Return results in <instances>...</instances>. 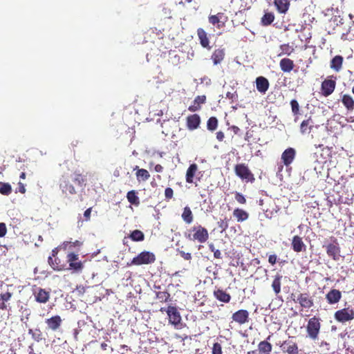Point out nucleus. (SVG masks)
I'll return each mask as SVG.
<instances>
[{
    "instance_id": "1",
    "label": "nucleus",
    "mask_w": 354,
    "mask_h": 354,
    "mask_svg": "<svg viewBox=\"0 0 354 354\" xmlns=\"http://www.w3.org/2000/svg\"><path fill=\"white\" fill-rule=\"evenodd\" d=\"M234 173L243 182L253 183L255 181L254 174L245 163H238L234 166Z\"/></svg>"
},
{
    "instance_id": "2",
    "label": "nucleus",
    "mask_w": 354,
    "mask_h": 354,
    "mask_svg": "<svg viewBox=\"0 0 354 354\" xmlns=\"http://www.w3.org/2000/svg\"><path fill=\"white\" fill-rule=\"evenodd\" d=\"M203 176V173L199 171L198 165L192 163L186 171L185 180L187 183L194 184L195 187H198V183L201 181Z\"/></svg>"
},
{
    "instance_id": "3",
    "label": "nucleus",
    "mask_w": 354,
    "mask_h": 354,
    "mask_svg": "<svg viewBox=\"0 0 354 354\" xmlns=\"http://www.w3.org/2000/svg\"><path fill=\"white\" fill-rule=\"evenodd\" d=\"M189 232L187 238L192 241H197L200 243H205L209 238L207 230L201 225L192 227L189 230Z\"/></svg>"
},
{
    "instance_id": "4",
    "label": "nucleus",
    "mask_w": 354,
    "mask_h": 354,
    "mask_svg": "<svg viewBox=\"0 0 354 354\" xmlns=\"http://www.w3.org/2000/svg\"><path fill=\"white\" fill-rule=\"evenodd\" d=\"M290 298L295 303L299 304L301 308L309 309L314 306V300L309 292L292 293Z\"/></svg>"
},
{
    "instance_id": "5",
    "label": "nucleus",
    "mask_w": 354,
    "mask_h": 354,
    "mask_svg": "<svg viewBox=\"0 0 354 354\" xmlns=\"http://www.w3.org/2000/svg\"><path fill=\"white\" fill-rule=\"evenodd\" d=\"M66 270H71L73 273L82 272L84 264L80 259L79 255L70 252L66 256Z\"/></svg>"
},
{
    "instance_id": "6",
    "label": "nucleus",
    "mask_w": 354,
    "mask_h": 354,
    "mask_svg": "<svg viewBox=\"0 0 354 354\" xmlns=\"http://www.w3.org/2000/svg\"><path fill=\"white\" fill-rule=\"evenodd\" d=\"M321 328L320 319L316 316L309 319L306 326V331L308 337L313 340H317Z\"/></svg>"
},
{
    "instance_id": "7",
    "label": "nucleus",
    "mask_w": 354,
    "mask_h": 354,
    "mask_svg": "<svg viewBox=\"0 0 354 354\" xmlns=\"http://www.w3.org/2000/svg\"><path fill=\"white\" fill-rule=\"evenodd\" d=\"M169 319V323L176 329H181L183 326L182 317L178 309L175 306H169L165 310Z\"/></svg>"
},
{
    "instance_id": "8",
    "label": "nucleus",
    "mask_w": 354,
    "mask_h": 354,
    "mask_svg": "<svg viewBox=\"0 0 354 354\" xmlns=\"http://www.w3.org/2000/svg\"><path fill=\"white\" fill-rule=\"evenodd\" d=\"M156 261V256L153 253L143 251L140 252L138 256L134 257L131 263H128V266H140L142 264H150L153 263Z\"/></svg>"
},
{
    "instance_id": "9",
    "label": "nucleus",
    "mask_w": 354,
    "mask_h": 354,
    "mask_svg": "<svg viewBox=\"0 0 354 354\" xmlns=\"http://www.w3.org/2000/svg\"><path fill=\"white\" fill-rule=\"evenodd\" d=\"M336 87V77L334 75L328 76L324 80L321 85V91L322 95L328 97L331 95Z\"/></svg>"
},
{
    "instance_id": "10",
    "label": "nucleus",
    "mask_w": 354,
    "mask_h": 354,
    "mask_svg": "<svg viewBox=\"0 0 354 354\" xmlns=\"http://www.w3.org/2000/svg\"><path fill=\"white\" fill-rule=\"evenodd\" d=\"M327 255L334 261H338L340 258V247L335 238H333L332 243L324 245Z\"/></svg>"
},
{
    "instance_id": "11",
    "label": "nucleus",
    "mask_w": 354,
    "mask_h": 354,
    "mask_svg": "<svg viewBox=\"0 0 354 354\" xmlns=\"http://www.w3.org/2000/svg\"><path fill=\"white\" fill-rule=\"evenodd\" d=\"M335 320L338 322L344 323L354 319V310L349 308H344L337 310L334 314Z\"/></svg>"
},
{
    "instance_id": "12",
    "label": "nucleus",
    "mask_w": 354,
    "mask_h": 354,
    "mask_svg": "<svg viewBox=\"0 0 354 354\" xmlns=\"http://www.w3.org/2000/svg\"><path fill=\"white\" fill-rule=\"evenodd\" d=\"M232 320L239 325H243L250 320V314L247 310L240 309L232 315Z\"/></svg>"
},
{
    "instance_id": "13",
    "label": "nucleus",
    "mask_w": 354,
    "mask_h": 354,
    "mask_svg": "<svg viewBox=\"0 0 354 354\" xmlns=\"http://www.w3.org/2000/svg\"><path fill=\"white\" fill-rule=\"evenodd\" d=\"M59 188L65 194L74 195L77 193L74 186L70 183L67 176H62L59 180Z\"/></svg>"
},
{
    "instance_id": "14",
    "label": "nucleus",
    "mask_w": 354,
    "mask_h": 354,
    "mask_svg": "<svg viewBox=\"0 0 354 354\" xmlns=\"http://www.w3.org/2000/svg\"><path fill=\"white\" fill-rule=\"evenodd\" d=\"M33 295L35 301L40 304H46L50 299V292L41 288L35 289Z\"/></svg>"
},
{
    "instance_id": "15",
    "label": "nucleus",
    "mask_w": 354,
    "mask_h": 354,
    "mask_svg": "<svg viewBox=\"0 0 354 354\" xmlns=\"http://www.w3.org/2000/svg\"><path fill=\"white\" fill-rule=\"evenodd\" d=\"M48 263L50 266L55 271H66V261H62L57 257L53 259V257H48Z\"/></svg>"
},
{
    "instance_id": "16",
    "label": "nucleus",
    "mask_w": 354,
    "mask_h": 354,
    "mask_svg": "<svg viewBox=\"0 0 354 354\" xmlns=\"http://www.w3.org/2000/svg\"><path fill=\"white\" fill-rule=\"evenodd\" d=\"M45 323L47 328L53 331L58 330L62 324V319L59 315H54L50 318L46 319Z\"/></svg>"
},
{
    "instance_id": "17",
    "label": "nucleus",
    "mask_w": 354,
    "mask_h": 354,
    "mask_svg": "<svg viewBox=\"0 0 354 354\" xmlns=\"http://www.w3.org/2000/svg\"><path fill=\"white\" fill-rule=\"evenodd\" d=\"M296 156V151L292 147L286 149L281 154V160L284 165H290L294 160Z\"/></svg>"
},
{
    "instance_id": "18",
    "label": "nucleus",
    "mask_w": 354,
    "mask_h": 354,
    "mask_svg": "<svg viewBox=\"0 0 354 354\" xmlns=\"http://www.w3.org/2000/svg\"><path fill=\"white\" fill-rule=\"evenodd\" d=\"M292 249L295 252H305L306 246L304 243L302 238L298 235H295L292 237L291 243Z\"/></svg>"
},
{
    "instance_id": "19",
    "label": "nucleus",
    "mask_w": 354,
    "mask_h": 354,
    "mask_svg": "<svg viewBox=\"0 0 354 354\" xmlns=\"http://www.w3.org/2000/svg\"><path fill=\"white\" fill-rule=\"evenodd\" d=\"M201 124V118L198 114L188 115L186 118V124L189 130L196 129Z\"/></svg>"
},
{
    "instance_id": "20",
    "label": "nucleus",
    "mask_w": 354,
    "mask_h": 354,
    "mask_svg": "<svg viewBox=\"0 0 354 354\" xmlns=\"http://www.w3.org/2000/svg\"><path fill=\"white\" fill-rule=\"evenodd\" d=\"M342 299V292L337 289H331L326 295V299L329 304L338 303Z\"/></svg>"
},
{
    "instance_id": "21",
    "label": "nucleus",
    "mask_w": 354,
    "mask_h": 354,
    "mask_svg": "<svg viewBox=\"0 0 354 354\" xmlns=\"http://www.w3.org/2000/svg\"><path fill=\"white\" fill-rule=\"evenodd\" d=\"M282 351L288 354H298L299 348L296 342L284 341L281 346Z\"/></svg>"
},
{
    "instance_id": "22",
    "label": "nucleus",
    "mask_w": 354,
    "mask_h": 354,
    "mask_svg": "<svg viewBox=\"0 0 354 354\" xmlns=\"http://www.w3.org/2000/svg\"><path fill=\"white\" fill-rule=\"evenodd\" d=\"M197 35L200 41V44L203 48L210 50L212 47L209 45V39L206 31L203 28H199L197 29Z\"/></svg>"
},
{
    "instance_id": "23",
    "label": "nucleus",
    "mask_w": 354,
    "mask_h": 354,
    "mask_svg": "<svg viewBox=\"0 0 354 354\" xmlns=\"http://www.w3.org/2000/svg\"><path fill=\"white\" fill-rule=\"evenodd\" d=\"M256 86L257 91L264 94L268 90L270 84L266 77L259 76L256 79Z\"/></svg>"
},
{
    "instance_id": "24",
    "label": "nucleus",
    "mask_w": 354,
    "mask_h": 354,
    "mask_svg": "<svg viewBox=\"0 0 354 354\" xmlns=\"http://www.w3.org/2000/svg\"><path fill=\"white\" fill-rule=\"evenodd\" d=\"M213 295L217 300L223 303H229L231 300V295L221 288L215 290Z\"/></svg>"
},
{
    "instance_id": "25",
    "label": "nucleus",
    "mask_w": 354,
    "mask_h": 354,
    "mask_svg": "<svg viewBox=\"0 0 354 354\" xmlns=\"http://www.w3.org/2000/svg\"><path fill=\"white\" fill-rule=\"evenodd\" d=\"M133 171H136V177L139 183L147 181L150 178L149 172L145 169H140L138 166H136Z\"/></svg>"
},
{
    "instance_id": "26",
    "label": "nucleus",
    "mask_w": 354,
    "mask_h": 354,
    "mask_svg": "<svg viewBox=\"0 0 354 354\" xmlns=\"http://www.w3.org/2000/svg\"><path fill=\"white\" fill-rule=\"evenodd\" d=\"M279 66L283 73H290L295 67V64L289 58H283L280 60Z\"/></svg>"
},
{
    "instance_id": "27",
    "label": "nucleus",
    "mask_w": 354,
    "mask_h": 354,
    "mask_svg": "<svg viewBox=\"0 0 354 354\" xmlns=\"http://www.w3.org/2000/svg\"><path fill=\"white\" fill-rule=\"evenodd\" d=\"M274 4L277 11L281 14H286L290 7V0H274Z\"/></svg>"
},
{
    "instance_id": "28",
    "label": "nucleus",
    "mask_w": 354,
    "mask_h": 354,
    "mask_svg": "<svg viewBox=\"0 0 354 354\" xmlns=\"http://www.w3.org/2000/svg\"><path fill=\"white\" fill-rule=\"evenodd\" d=\"M224 16L223 12H218L214 15H209L208 17L209 22L212 25H216L218 28H221L225 26V21H221V19Z\"/></svg>"
},
{
    "instance_id": "29",
    "label": "nucleus",
    "mask_w": 354,
    "mask_h": 354,
    "mask_svg": "<svg viewBox=\"0 0 354 354\" xmlns=\"http://www.w3.org/2000/svg\"><path fill=\"white\" fill-rule=\"evenodd\" d=\"M271 337V335H269L266 340L265 341H261L259 342V345H258V349H259V351L260 353L261 354H270L271 351H272V344L268 342V340H269Z\"/></svg>"
},
{
    "instance_id": "30",
    "label": "nucleus",
    "mask_w": 354,
    "mask_h": 354,
    "mask_svg": "<svg viewBox=\"0 0 354 354\" xmlns=\"http://www.w3.org/2000/svg\"><path fill=\"white\" fill-rule=\"evenodd\" d=\"M206 101L205 95H198L195 97L193 103L189 106L188 110L195 112L201 109V104H204Z\"/></svg>"
},
{
    "instance_id": "31",
    "label": "nucleus",
    "mask_w": 354,
    "mask_h": 354,
    "mask_svg": "<svg viewBox=\"0 0 354 354\" xmlns=\"http://www.w3.org/2000/svg\"><path fill=\"white\" fill-rule=\"evenodd\" d=\"M341 102L348 111L354 110V100L348 94H344L342 96Z\"/></svg>"
},
{
    "instance_id": "32",
    "label": "nucleus",
    "mask_w": 354,
    "mask_h": 354,
    "mask_svg": "<svg viewBox=\"0 0 354 354\" xmlns=\"http://www.w3.org/2000/svg\"><path fill=\"white\" fill-rule=\"evenodd\" d=\"M313 120L310 117L302 121L300 125V132L302 134L310 133L313 127Z\"/></svg>"
},
{
    "instance_id": "33",
    "label": "nucleus",
    "mask_w": 354,
    "mask_h": 354,
    "mask_svg": "<svg viewBox=\"0 0 354 354\" xmlns=\"http://www.w3.org/2000/svg\"><path fill=\"white\" fill-rule=\"evenodd\" d=\"M343 57L341 55L335 56L330 61V68L338 72L341 70L343 64Z\"/></svg>"
},
{
    "instance_id": "34",
    "label": "nucleus",
    "mask_w": 354,
    "mask_h": 354,
    "mask_svg": "<svg viewBox=\"0 0 354 354\" xmlns=\"http://www.w3.org/2000/svg\"><path fill=\"white\" fill-rule=\"evenodd\" d=\"M233 216L236 218L237 222H243L248 218L249 214L243 209L236 208L233 212Z\"/></svg>"
},
{
    "instance_id": "35",
    "label": "nucleus",
    "mask_w": 354,
    "mask_h": 354,
    "mask_svg": "<svg viewBox=\"0 0 354 354\" xmlns=\"http://www.w3.org/2000/svg\"><path fill=\"white\" fill-rule=\"evenodd\" d=\"M127 238H129L133 241L139 242L144 241L145 234L141 230H135L132 231L127 237H124L123 241H124Z\"/></svg>"
},
{
    "instance_id": "36",
    "label": "nucleus",
    "mask_w": 354,
    "mask_h": 354,
    "mask_svg": "<svg viewBox=\"0 0 354 354\" xmlns=\"http://www.w3.org/2000/svg\"><path fill=\"white\" fill-rule=\"evenodd\" d=\"M282 275L280 274H277L274 279L272 282V288L276 295H278L281 292V279Z\"/></svg>"
},
{
    "instance_id": "37",
    "label": "nucleus",
    "mask_w": 354,
    "mask_h": 354,
    "mask_svg": "<svg viewBox=\"0 0 354 354\" xmlns=\"http://www.w3.org/2000/svg\"><path fill=\"white\" fill-rule=\"evenodd\" d=\"M224 57L225 52L223 49H216L212 55V59L213 60L214 64L216 65L220 64L224 59Z\"/></svg>"
},
{
    "instance_id": "38",
    "label": "nucleus",
    "mask_w": 354,
    "mask_h": 354,
    "mask_svg": "<svg viewBox=\"0 0 354 354\" xmlns=\"http://www.w3.org/2000/svg\"><path fill=\"white\" fill-rule=\"evenodd\" d=\"M138 192L136 190H131L127 194V198L131 205L138 206L140 205V199L138 196Z\"/></svg>"
},
{
    "instance_id": "39",
    "label": "nucleus",
    "mask_w": 354,
    "mask_h": 354,
    "mask_svg": "<svg viewBox=\"0 0 354 354\" xmlns=\"http://www.w3.org/2000/svg\"><path fill=\"white\" fill-rule=\"evenodd\" d=\"M73 181L80 187H83L86 185V179L85 176L79 171H75L72 178Z\"/></svg>"
},
{
    "instance_id": "40",
    "label": "nucleus",
    "mask_w": 354,
    "mask_h": 354,
    "mask_svg": "<svg viewBox=\"0 0 354 354\" xmlns=\"http://www.w3.org/2000/svg\"><path fill=\"white\" fill-rule=\"evenodd\" d=\"M182 218L187 224H190L192 223L194 216L191 209L189 207H184L182 214Z\"/></svg>"
},
{
    "instance_id": "41",
    "label": "nucleus",
    "mask_w": 354,
    "mask_h": 354,
    "mask_svg": "<svg viewBox=\"0 0 354 354\" xmlns=\"http://www.w3.org/2000/svg\"><path fill=\"white\" fill-rule=\"evenodd\" d=\"M156 298L162 303L170 301V294L168 291H158L156 293Z\"/></svg>"
},
{
    "instance_id": "42",
    "label": "nucleus",
    "mask_w": 354,
    "mask_h": 354,
    "mask_svg": "<svg viewBox=\"0 0 354 354\" xmlns=\"http://www.w3.org/2000/svg\"><path fill=\"white\" fill-rule=\"evenodd\" d=\"M12 187L8 183L0 182V193L8 196L12 193Z\"/></svg>"
},
{
    "instance_id": "43",
    "label": "nucleus",
    "mask_w": 354,
    "mask_h": 354,
    "mask_svg": "<svg viewBox=\"0 0 354 354\" xmlns=\"http://www.w3.org/2000/svg\"><path fill=\"white\" fill-rule=\"evenodd\" d=\"M274 20V15L272 12H266L261 18V23L264 26L271 24Z\"/></svg>"
},
{
    "instance_id": "44",
    "label": "nucleus",
    "mask_w": 354,
    "mask_h": 354,
    "mask_svg": "<svg viewBox=\"0 0 354 354\" xmlns=\"http://www.w3.org/2000/svg\"><path fill=\"white\" fill-rule=\"evenodd\" d=\"M281 53L278 56H282L284 55H290L293 51L294 48L290 46L288 44H282L280 46Z\"/></svg>"
},
{
    "instance_id": "45",
    "label": "nucleus",
    "mask_w": 354,
    "mask_h": 354,
    "mask_svg": "<svg viewBox=\"0 0 354 354\" xmlns=\"http://www.w3.org/2000/svg\"><path fill=\"white\" fill-rule=\"evenodd\" d=\"M218 127V120L216 117H210L207 122V128L209 131H214Z\"/></svg>"
},
{
    "instance_id": "46",
    "label": "nucleus",
    "mask_w": 354,
    "mask_h": 354,
    "mask_svg": "<svg viewBox=\"0 0 354 354\" xmlns=\"http://www.w3.org/2000/svg\"><path fill=\"white\" fill-rule=\"evenodd\" d=\"M28 334H30L32 336V338L36 342H39L42 339V334L39 328H36L35 330L30 328L28 330Z\"/></svg>"
},
{
    "instance_id": "47",
    "label": "nucleus",
    "mask_w": 354,
    "mask_h": 354,
    "mask_svg": "<svg viewBox=\"0 0 354 354\" xmlns=\"http://www.w3.org/2000/svg\"><path fill=\"white\" fill-rule=\"evenodd\" d=\"M292 112L294 115H297L299 113V104L296 100L290 101Z\"/></svg>"
},
{
    "instance_id": "48",
    "label": "nucleus",
    "mask_w": 354,
    "mask_h": 354,
    "mask_svg": "<svg viewBox=\"0 0 354 354\" xmlns=\"http://www.w3.org/2000/svg\"><path fill=\"white\" fill-rule=\"evenodd\" d=\"M218 226L221 230V231H225L228 227V219L227 217H225L223 219H221L218 221Z\"/></svg>"
},
{
    "instance_id": "49",
    "label": "nucleus",
    "mask_w": 354,
    "mask_h": 354,
    "mask_svg": "<svg viewBox=\"0 0 354 354\" xmlns=\"http://www.w3.org/2000/svg\"><path fill=\"white\" fill-rule=\"evenodd\" d=\"M212 353V354H223L222 346L219 343L216 342L213 344Z\"/></svg>"
},
{
    "instance_id": "50",
    "label": "nucleus",
    "mask_w": 354,
    "mask_h": 354,
    "mask_svg": "<svg viewBox=\"0 0 354 354\" xmlns=\"http://www.w3.org/2000/svg\"><path fill=\"white\" fill-rule=\"evenodd\" d=\"M174 196V190L171 187H167L165 189V197L166 201L171 200Z\"/></svg>"
},
{
    "instance_id": "51",
    "label": "nucleus",
    "mask_w": 354,
    "mask_h": 354,
    "mask_svg": "<svg viewBox=\"0 0 354 354\" xmlns=\"http://www.w3.org/2000/svg\"><path fill=\"white\" fill-rule=\"evenodd\" d=\"M235 199L239 204H245L246 203V199L245 196L239 192L235 193Z\"/></svg>"
},
{
    "instance_id": "52",
    "label": "nucleus",
    "mask_w": 354,
    "mask_h": 354,
    "mask_svg": "<svg viewBox=\"0 0 354 354\" xmlns=\"http://www.w3.org/2000/svg\"><path fill=\"white\" fill-rule=\"evenodd\" d=\"M178 253L181 257H183L185 260H191L192 259V254L189 252H185L183 250H178Z\"/></svg>"
},
{
    "instance_id": "53",
    "label": "nucleus",
    "mask_w": 354,
    "mask_h": 354,
    "mask_svg": "<svg viewBox=\"0 0 354 354\" xmlns=\"http://www.w3.org/2000/svg\"><path fill=\"white\" fill-rule=\"evenodd\" d=\"M7 232L6 225L4 223H0V237H3Z\"/></svg>"
},
{
    "instance_id": "54",
    "label": "nucleus",
    "mask_w": 354,
    "mask_h": 354,
    "mask_svg": "<svg viewBox=\"0 0 354 354\" xmlns=\"http://www.w3.org/2000/svg\"><path fill=\"white\" fill-rule=\"evenodd\" d=\"M91 211H92V207H89L86 210H85V212H84V221H90Z\"/></svg>"
},
{
    "instance_id": "55",
    "label": "nucleus",
    "mask_w": 354,
    "mask_h": 354,
    "mask_svg": "<svg viewBox=\"0 0 354 354\" xmlns=\"http://www.w3.org/2000/svg\"><path fill=\"white\" fill-rule=\"evenodd\" d=\"M68 245H73V246H79L80 245V242L79 241H75V242L71 241H65L63 243V246L66 249L68 246Z\"/></svg>"
},
{
    "instance_id": "56",
    "label": "nucleus",
    "mask_w": 354,
    "mask_h": 354,
    "mask_svg": "<svg viewBox=\"0 0 354 354\" xmlns=\"http://www.w3.org/2000/svg\"><path fill=\"white\" fill-rule=\"evenodd\" d=\"M12 294L10 292H6V293L1 295V299L3 301H8L11 298Z\"/></svg>"
},
{
    "instance_id": "57",
    "label": "nucleus",
    "mask_w": 354,
    "mask_h": 354,
    "mask_svg": "<svg viewBox=\"0 0 354 354\" xmlns=\"http://www.w3.org/2000/svg\"><path fill=\"white\" fill-rule=\"evenodd\" d=\"M277 257L276 254H270L268 257V262L271 265H274L277 263Z\"/></svg>"
},
{
    "instance_id": "58",
    "label": "nucleus",
    "mask_w": 354,
    "mask_h": 354,
    "mask_svg": "<svg viewBox=\"0 0 354 354\" xmlns=\"http://www.w3.org/2000/svg\"><path fill=\"white\" fill-rule=\"evenodd\" d=\"M18 192L21 194H24L26 192L25 185L21 182L18 183ZM16 192H17V191H16Z\"/></svg>"
},
{
    "instance_id": "59",
    "label": "nucleus",
    "mask_w": 354,
    "mask_h": 354,
    "mask_svg": "<svg viewBox=\"0 0 354 354\" xmlns=\"http://www.w3.org/2000/svg\"><path fill=\"white\" fill-rule=\"evenodd\" d=\"M224 138H225V135H224L223 132L218 131L216 133V139L218 141L222 142Z\"/></svg>"
},
{
    "instance_id": "60",
    "label": "nucleus",
    "mask_w": 354,
    "mask_h": 354,
    "mask_svg": "<svg viewBox=\"0 0 354 354\" xmlns=\"http://www.w3.org/2000/svg\"><path fill=\"white\" fill-rule=\"evenodd\" d=\"M154 170L158 173H162L163 171V167L161 165L158 164L154 167Z\"/></svg>"
},
{
    "instance_id": "61",
    "label": "nucleus",
    "mask_w": 354,
    "mask_h": 354,
    "mask_svg": "<svg viewBox=\"0 0 354 354\" xmlns=\"http://www.w3.org/2000/svg\"><path fill=\"white\" fill-rule=\"evenodd\" d=\"M85 288L83 286H77L76 291L79 292L80 295H83L85 292Z\"/></svg>"
},
{
    "instance_id": "62",
    "label": "nucleus",
    "mask_w": 354,
    "mask_h": 354,
    "mask_svg": "<svg viewBox=\"0 0 354 354\" xmlns=\"http://www.w3.org/2000/svg\"><path fill=\"white\" fill-rule=\"evenodd\" d=\"M214 257L216 259H221L222 256H221V251L219 250H217V249L215 251H214Z\"/></svg>"
},
{
    "instance_id": "63",
    "label": "nucleus",
    "mask_w": 354,
    "mask_h": 354,
    "mask_svg": "<svg viewBox=\"0 0 354 354\" xmlns=\"http://www.w3.org/2000/svg\"><path fill=\"white\" fill-rule=\"evenodd\" d=\"M58 252H59V248H54L52 252H51V255L50 257H53V258H55L57 257V254H58Z\"/></svg>"
},
{
    "instance_id": "64",
    "label": "nucleus",
    "mask_w": 354,
    "mask_h": 354,
    "mask_svg": "<svg viewBox=\"0 0 354 354\" xmlns=\"http://www.w3.org/2000/svg\"><path fill=\"white\" fill-rule=\"evenodd\" d=\"M100 347L102 350L106 351L107 349L108 345L106 343L103 342L101 344Z\"/></svg>"
}]
</instances>
